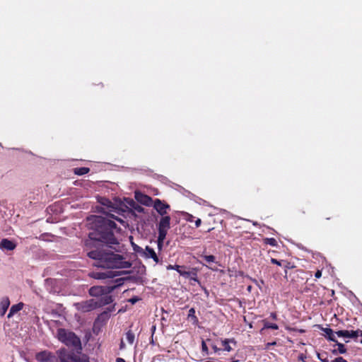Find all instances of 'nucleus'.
Instances as JSON below:
<instances>
[{"mask_svg": "<svg viewBox=\"0 0 362 362\" xmlns=\"http://www.w3.org/2000/svg\"><path fill=\"white\" fill-rule=\"evenodd\" d=\"M88 225L93 231L89 233L91 240L103 242L107 244L117 243L112 231L116 228V224L111 220L102 216H94L88 218Z\"/></svg>", "mask_w": 362, "mask_h": 362, "instance_id": "nucleus-1", "label": "nucleus"}, {"mask_svg": "<svg viewBox=\"0 0 362 362\" xmlns=\"http://www.w3.org/2000/svg\"><path fill=\"white\" fill-rule=\"evenodd\" d=\"M88 256L96 260L94 265L98 267L128 269L132 265L122 255L112 252L109 248L90 251Z\"/></svg>", "mask_w": 362, "mask_h": 362, "instance_id": "nucleus-2", "label": "nucleus"}, {"mask_svg": "<svg viewBox=\"0 0 362 362\" xmlns=\"http://www.w3.org/2000/svg\"><path fill=\"white\" fill-rule=\"evenodd\" d=\"M59 341L67 346H77L80 344V339L77 336L64 329H59L57 334Z\"/></svg>", "mask_w": 362, "mask_h": 362, "instance_id": "nucleus-3", "label": "nucleus"}, {"mask_svg": "<svg viewBox=\"0 0 362 362\" xmlns=\"http://www.w3.org/2000/svg\"><path fill=\"white\" fill-rule=\"evenodd\" d=\"M170 228V217L169 216H163L158 223V230L160 239H165L168 230Z\"/></svg>", "mask_w": 362, "mask_h": 362, "instance_id": "nucleus-4", "label": "nucleus"}, {"mask_svg": "<svg viewBox=\"0 0 362 362\" xmlns=\"http://www.w3.org/2000/svg\"><path fill=\"white\" fill-rule=\"evenodd\" d=\"M98 305V303L94 299L82 301L74 304L76 309L83 313L91 311L95 309Z\"/></svg>", "mask_w": 362, "mask_h": 362, "instance_id": "nucleus-5", "label": "nucleus"}, {"mask_svg": "<svg viewBox=\"0 0 362 362\" xmlns=\"http://www.w3.org/2000/svg\"><path fill=\"white\" fill-rule=\"evenodd\" d=\"M336 335L339 337H344L349 339H356L359 336L362 337V331L357 330H339L335 332ZM360 342L362 344V339Z\"/></svg>", "mask_w": 362, "mask_h": 362, "instance_id": "nucleus-6", "label": "nucleus"}, {"mask_svg": "<svg viewBox=\"0 0 362 362\" xmlns=\"http://www.w3.org/2000/svg\"><path fill=\"white\" fill-rule=\"evenodd\" d=\"M153 208L157 211V212L163 216H165L168 213V209H170V206L167 204H165L162 201L158 199H156L153 202Z\"/></svg>", "mask_w": 362, "mask_h": 362, "instance_id": "nucleus-7", "label": "nucleus"}, {"mask_svg": "<svg viewBox=\"0 0 362 362\" xmlns=\"http://www.w3.org/2000/svg\"><path fill=\"white\" fill-rule=\"evenodd\" d=\"M16 247V243L13 240L4 238L0 242V250L2 251H11Z\"/></svg>", "mask_w": 362, "mask_h": 362, "instance_id": "nucleus-8", "label": "nucleus"}, {"mask_svg": "<svg viewBox=\"0 0 362 362\" xmlns=\"http://www.w3.org/2000/svg\"><path fill=\"white\" fill-rule=\"evenodd\" d=\"M135 198L138 202L146 206H150L153 202L151 197L141 192H136Z\"/></svg>", "mask_w": 362, "mask_h": 362, "instance_id": "nucleus-9", "label": "nucleus"}, {"mask_svg": "<svg viewBox=\"0 0 362 362\" xmlns=\"http://www.w3.org/2000/svg\"><path fill=\"white\" fill-rule=\"evenodd\" d=\"M10 305V300L8 297H3L0 300V316H4Z\"/></svg>", "mask_w": 362, "mask_h": 362, "instance_id": "nucleus-10", "label": "nucleus"}, {"mask_svg": "<svg viewBox=\"0 0 362 362\" xmlns=\"http://www.w3.org/2000/svg\"><path fill=\"white\" fill-rule=\"evenodd\" d=\"M144 254L146 257L152 258L155 262L158 263L159 262L158 257L156 253L155 252L154 250L151 248L150 247H148V246L146 247V248L144 251Z\"/></svg>", "mask_w": 362, "mask_h": 362, "instance_id": "nucleus-11", "label": "nucleus"}, {"mask_svg": "<svg viewBox=\"0 0 362 362\" xmlns=\"http://www.w3.org/2000/svg\"><path fill=\"white\" fill-rule=\"evenodd\" d=\"M183 267L180 265H168L167 267V269H174L175 271H177L181 276H183L185 277H188L190 275L189 272L184 271L182 270Z\"/></svg>", "mask_w": 362, "mask_h": 362, "instance_id": "nucleus-12", "label": "nucleus"}, {"mask_svg": "<svg viewBox=\"0 0 362 362\" xmlns=\"http://www.w3.org/2000/svg\"><path fill=\"white\" fill-rule=\"evenodd\" d=\"M36 358L42 362H50L52 356L49 352L42 351L37 354Z\"/></svg>", "mask_w": 362, "mask_h": 362, "instance_id": "nucleus-13", "label": "nucleus"}, {"mask_svg": "<svg viewBox=\"0 0 362 362\" xmlns=\"http://www.w3.org/2000/svg\"><path fill=\"white\" fill-rule=\"evenodd\" d=\"M24 304L23 303H19L15 305H13L9 310L8 314V317L11 318L18 311L21 310L23 308Z\"/></svg>", "mask_w": 362, "mask_h": 362, "instance_id": "nucleus-14", "label": "nucleus"}, {"mask_svg": "<svg viewBox=\"0 0 362 362\" xmlns=\"http://www.w3.org/2000/svg\"><path fill=\"white\" fill-rule=\"evenodd\" d=\"M93 276L98 279H105L112 278L114 275L112 272L107 271L104 272H95L93 274Z\"/></svg>", "mask_w": 362, "mask_h": 362, "instance_id": "nucleus-15", "label": "nucleus"}, {"mask_svg": "<svg viewBox=\"0 0 362 362\" xmlns=\"http://www.w3.org/2000/svg\"><path fill=\"white\" fill-rule=\"evenodd\" d=\"M322 330L325 333V337L329 341H336V338H335V332H333V330L330 328H323L322 327Z\"/></svg>", "mask_w": 362, "mask_h": 362, "instance_id": "nucleus-16", "label": "nucleus"}, {"mask_svg": "<svg viewBox=\"0 0 362 362\" xmlns=\"http://www.w3.org/2000/svg\"><path fill=\"white\" fill-rule=\"evenodd\" d=\"M335 342L336 346H337V349L332 350V354L335 355L338 354H345L346 352V349L345 348V346L343 344L338 342L337 340Z\"/></svg>", "mask_w": 362, "mask_h": 362, "instance_id": "nucleus-17", "label": "nucleus"}, {"mask_svg": "<svg viewBox=\"0 0 362 362\" xmlns=\"http://www.w3.org/2000/svg\"><path fill=\"white\" fill-rule=\"evenodd\" d=\"M230 342H234L233 339H224L221 341V344L224 347V350L227 351H231V347L229 345Z\"/></svg>", "mask_w": 362, "mask_h": 362, "instance_id": "nucleus-18", "label": "nucleus"}, {"mask_svg": "<svg viewBox=\"0 0 362 362\" xmlns=\"http://www.w3.org/2000/svg\"><path fill=\"white\" fill-rule=\"evenodd\" d=\"M88 172H89V168H85V167L76 168L74 169L75 174L78 175H85V174L88 173Z\"/></svg>", "mask_w": 362, "mask_h": 362, "instance_id": "nucleus-19", "label": "nucleus"}, {"mask_svg": "<svg viewBox=\"0 0 362 362\" xmlns=\"http://www.w3.org/2000/svg\"><path fill=\"white\" fill-rule=\"evenodd\" d=\"M135 336L134 334L131 331H128L126 333V339L130 344H132L134 341Z\"/></svg>", "mask_w": 362, "mask_h": 362, "instance_id": "nucleus-20", "label": "nucleus"}, {"mask_svg": "<svg viewBox=\"0 0 362 362\" xmlns=\"http://www.w3.org/2000/svg\"><path fill=\"white\" fill-rule=\"evenodd\" d=\"M264 243L273 247L277 246V241L274 238H266Z\"/></svg>", "mask_w": 362, "mask_h": 362, "instance_id": "nucleus-21", "label": "nucleus"}, {"mask_svg": "<svg viewBox=\"0 0 362 362\" xmlns=\"http://www.w3.org/2000/svg\"><path fill=\"white\" fill-rule=\"evenodd\" d=\"M264 328L272 329H278L279 327L276 324L265 322L264 325Z\"/></svg>", "mask_w": 362, "mask_h": 362, "instance_id": "nucleus-22", "label": "nucleus"}, {"mask_svg": "<svg viewBox=\"0 0 362 362\" xmlns=\"http://www.w3.org/2000/svg\"><path fill=\"white\" fill-rule=\"evenodd\" d=\"M204 259L208 263L215 262V257L214 255H205L203 257Z\"/></svg>", "mask_w": 362, "mask_h": 362, "instance_id": "nucleus-23", "label": "nucleus"}, {"mask_svg": "<svg viewBox=\"0 0 362 362\" xmlns=\"http://www.w3.org/2000/svg\"><path fill=\"white\" fill-rule=\"evenodd\" d=\"M101 288L99 287H93L90 289V293L91 295H95L98 292H100Z\"/></svg>", "mask_w": 362, "mask_h": 362, "instance_id": "nucleus-24", "label": "nucleus"}, {"mask_svg": "<svg viewBox=\"0 0 362 362\" xmlns=\"http://www.w3.org/2000/svg\"><path fill=\"white\" fill-rule=\"evenodd\" d=\"M60 359L62 362H69L68 359L66 358V356L64 354L63 351H60V355H59Z\"/></svg>", "mask_w": 362, "mask_h": 362, "instance_id": "nucleus-25", "label": "nucleus"}, {"mask_svg": "<svg viewBox=\"0 0 362 362\" xmlns=\"http://www.w3.org/2000/svg\"><path fill=\"white\" fill-rule=\"evenodd\" d=\"M164 240L165 239L160 240V235L158 236V247L159 250L162 249Z\"/></svg>", "mask_w": 362, "mask_h": 362, "instance_id": "nucleus-26", "label": "nucleus"}, {"mask_svg": "<svg viewBox=\"0 0 362 362\" xmlns=\"http://www.w3.org/2000/svg\"><path fill=\"white\" fill-rule=\"evenodd\" d=\"M72 362H89L87 359L85 358H73L72 357L70 358Z\"/></svg>", "mask_w": 362, "mask_h": 362, "instance_id": "nucleus-27", "label": "nucleus"}, {"mask_svg": "<svg viewBox=\"0 0 362 362\" xmlns=\"http://www.w3.org/2000/svg\"><path fill=\"white\" fill-rule=\"evenodd\" d=\"M331 362H347V361L343 358L342 357H337Z\"/></svg>", "mask_w": 362, "mask_h": 362, "instance_id": "nucleus-28", "label": "nucleus"}, {"mask_svg": "<svg viewBox=\"0 0 362 362\" xmlns=\"http://www.w3.org/2000/svg\"><path fill=\"white\" fill-rule=\"evenodd\" d=\"M202 349L203 351L208 352V347H207V346H206V344L204 341H202Z\"/></svg>", "mask_w": 362, "mask_h": 362, "instance_id": "nucleus-29", "label": "nucleus"}, {"mask_svg": "<svg viewBox=\"0 0 362 362\" xmlns=\"http://www.w3.org/2000/svg\"><path fill=\"white\" fill-rule=\"evenodd\" d=\"M194 216L192 215V214H187V218H186V220L189 222H192L193 220H194Z\"/></svg>", "mask_w": 362, "mask_h": 362, "instance_id": "nucleus-30", "label": "nucleus"}, {"mask_svg": "<svg viewBox=\"0 0 362 362\" xmlns=\"http://www.w3.org/2000/svg\"><path fill=\"white\" fill-rule=\"evenodd\" d=\"M271 262H272V263H273V264H276V265H278V266H281V262H280V261H279V260H277V259H276L272 258V259H271Z\"/></svg>", "mask_w": 362, "mask_h": 362, "instance_id": "nucleus-31", "label": "nucleus"}, {"mask_svg": "<svg viewBox=\"0 0 362 362\" xmlns=\"http://www.w3.org/2000/svg\"><path fill=\"white\" fill-rule=\"evenodd\" d=\"M202 223V221L200 218H197L195 221V226L197 228L199 227Z\"/></svg>", "mask_w": 362, "mask_h": 362, "instance_id": "nucleus-32", "label": "nucleus"}, {"mask_svg": "<svg viewBox=\"0 0 362 362\" xmlns=\"http://www.w3.org/2000/svg\"><path fill=\"white\" fill-rule=\"evenodd\" d=\"M276 344V341L269 342L266 344V349H268L271 346L275 345Z\"/></svg>", "mask_w": 362, "mask_h": 362, "instance_id": "nucleus-33", "label": "nucleus"}, {"mask_svg": "<svg viewBox=\"0 0 362 362\" xmlns=\"http://www.w3.org/2000/svg\"><path fill=\"white\" fill-rule=\"evenodd\" d=\"M321 276H322V272H321V271L317 270V271L315 272V276L316 278H320V277H321Z\"/></svg>", "mask_w": 362, "mask_h": 362, "instance_id": "nucleus-34", "label": "nucleus"}, {"mask_svg": "<svg viewBox=\"0 0 362 362\" xmlns=\"http://www.w3.org/2000/svg\"><path fill=\"white\" fill-rule=\"evenodd\" d=\"M189 316H191V315H193L195 313L194 311V308H191L189 310Z\"/></svg>", "mask_w": 362, "mask_h": 362, "instance_id": "nucleus-35", "label": "nucleus"}, {"mask_svg": "<svg viewBox=\"0 0 362 362\" xmlns=\"http://www.w3.org/2000/svg\"><path fill=\"white\" fill-rule=\"evenodd\" d=\"M132 245H133V247H134V250L135 251H139V249L140 248L139 246H137V245H134V243H132Z\"/></svg>", "mask_w": 362, "mask_h": 362, "instance_id": "nucleus-36", "label": "nucleus"}, {"mask_svg": "<svg viewBox=\"0 0 362 362\" xmlns=\"http://www.w3.org/2000/svg\"><path fill=\"white\" fill-rule=\"evenodd\" d=\"M138 300L137 298H131L129 300V302H131L132 304L135 303Z\"/></svg>", "mask_w": 362, "mask_h": 362, "instance_id": "nucleus-37", "label": "nucleus"}, {"mask_svg": "<svg viewBox=\"0 0 362 362\" xmlns=\"http://www.w3.org/2000/svg\"><path fill=\"white\" fill-rule=\"evenodd\" d=\"M116 361L117 362H126L124 358H117L116 359Z\"/></svg>", "mask_w": 362, "mask_h": 362, "instance_id": "nucleus-38", "label": "nucleus"}, {"mask_svg": "<svg viewBox=\"0 0 362 362\" xmlns=\"http://www.w3.org/2000/svg\"><path fill=\"white\" fill-rule=\"evenodd\" d=\"M212 348H213V349H214V351L215 352H217V351H218L220 350V349H218L216 346H212Z\"/></svg>", "mask_w": 362, "mask_h": 362, "instance_id": "nucleus-39", "label": "nucleus"}, {"mask_svg": "<svg viewBox=\"0 0 362 362\" xmlns=\"http://www.w3.org/2000/svg\"><path fill=\"white\" fill-rule=\"evenodd\" d=\"M120 346H121V349H122V348L124 347V343H123V341H122V342H121Z\"/></svg>", "mask_w": 362, "mask_h": 362, "instance_id": "nucleus-40", "label": "nucleus"}, {"mask_svg": "<svg viewBox=\"0 0 362 362\" xmlns=\"http://www.w3.org/2000/svg\"><path fill=\"white\" fill-rule=\"evenodd\" d=\"M106 202L107 203V202H109V201L105 199V202H103V204H106Z\"/></svg>", "mask_w": 362, "mask_h": 362, "instance_id": "nucleus-41", "label": "nucleus"}, {"mask_svg": "<svg viewBox=\"0 0 362 362\" xmlns=\"http://www.w3.org/2000/svg\"><path fill=\"white\" fill-rule=\"evenodd\" d=\"M117 221H119V222H123L120 218H117Z\"/></svg>", "mask_w": 362, "mask_h": 362, "instance_id": "nucleus-42", "label": "nucleus"}, {"mask_svg": "<svg viewBox=\"0 0 362 362\" xmlns=\"http://www.w3.org/2000/svg\"><path fill=\"white\" fill-rule=\"evenodd\" d=\"M322 362H328V361L327 359H325V360H322Z\"/></svg>", "mask_w": 362, "mask_h": 362, "instance_id": "nucleus-43", "label": "nucleus"}, {"mask_svg": "<svg viewBox=\"0 0 362 362\" xmlns=\"http://www.w3.org/2000/svg\"><path fill=\"white\" fill-rule=\"evenodd\" d=\"M300 358L301 360H303V356H301L300 357Z\"/></svg>", "mask_w": 362, "mask_h": 362, "instance_id": "nucleus-44", "label": "nucleus"}]
</instances>
